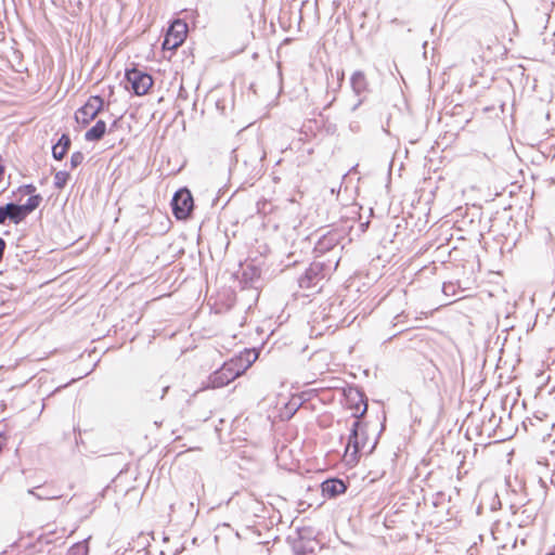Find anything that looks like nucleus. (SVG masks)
Here are the masks:
<instances>
[{
    "label": "nucleus",
    "instance_id": "f257e3e1",
    "mask_svg": "<svg viewBox=\"0 0 555 555\" xmlns=\"http://www.w3.org/2000/svg\"><path fill=\"white\" fill-rule=\"evenodd\" d=\"M367 410L366 403L364 404L363 410L360 414H354L357 418H361ZM366 431L362 425V423L357 420L353 422L352 427L350 429V435L348 438V443L346 447V457H350L349 461H358V453L364 449L366 443Z\"/></svg>",
    "mask_w": 555,
    "mask_h": 555
},
{
    "label": "nucleus",
    "instance_id": "f03ea898",
    "mask_svg": "<svg viewBox=\"0 0 555 555\" xmlns=\"http://www.w3.org/2000/svg\"><path fill=\"white\" fill-rule=\"evenodd\" d=\"M250 363L251 362L248 361V364L243 366L242 360H231L225 362L219 370L215 371L210 375L209 383L211 387L221 388L227 386L230 382L242 375Z\"/></svg>",
    "mask_w": 555,
    "mask_h": 555
},
{
    "label": "nucleus",
    "instance_id": "7ed1b4c3",
    "mask_svg": "<svg viewBox=\"0 0 555 555\" xmlns=\"http://www.w3.org/2000/svg\"><path fill=\"white\" fill-rule=\"evenodd\" d=\"M331 266L325 264L321 261L312 262L305 271V273L298 279V284L301 288L315 287L319 282L325 279L331 271Z\"/></svg>",
    "mask_w": 555,
    "mask_h": 555
},
{
    "label": "nucleus",
    "instance_id": "20e7f679",
    "mask_svg": "<svg viewBox=\"0 0 555 555\" xmlns=\"http://www.w3.org/2000/svg\"><path fill=\"white\" fill-rule=\"evenodd\" d=\"M193 205V196L188 189L178 190L171 199L172 212L179 220H184L190 216Z\"/></svg>",
    "mask_w": 555,
    "mask_h": 555
},
{
    "label": "nucleus",
    "instance_id": "39448f33",
    "mask_svg": "<svg viewBox=\"0 0 555 555\" xmlns=\"http://www.w3.org/2000/svg\"><path fill=\"white\" fill-rule=\"evenodd\" d=\"M125 77L135 95L146 94L153 86L152 76L137 68L127 69Z\"/></svg>",
    "mask_w": 555,
    "mask_h": 555
},
{
    "label": "nucleus",
    "instance_id": "423d86ee",
    "mask_svg": "<svg viewBox=\"0 0 555 555\" xmlns=\"http://www.w3.org/2000/svg\"><path fill=\"white\" fill-rule=\"evenodd\" d=\"M103 106L104 100L100 95L90 96L86 104L76 112L75 118L77 122L83 126L88 125L103 109Z\"/></svg>",
    "mask_w": 555,
    "mask_h": 555
},
{
    "label": "nucleus",
    "instance_id": "0eeeda50",
    "mask_svg": "<svg viewBox=\"0 0 555 555\" xmlns=\"http://www.w3.org/2000/svg\"><path fill=\"white\" fill-rule=\"evenodd\" d=\"M188 25L181 20L175 21L165 36L163 49L172 50L181 46L186 37Z\"/></svg>",
    "mask_w": 555,
    "mask_h": 555
},
{
    "label": "nucleus",
    "instance_id": "6e6552de",
    "mask_svg": "<svg viewBox=\"0 0 555 555\" xmlns=\"http://www.w3.org/2000/svg\"><path fill=\"white\" fill-rule=\"evenodd\" d=\"M343 240V233L338 230H330L320 236L314 245V253L317 256H322L326 253L335 250Z\"/></svg>",
    "mask_w": 555,
    "mask_h": 555
},
{
    "label": "nucleus",
    "instance_id": "1a4fd4ad",
    "mask_svg": "<svg viewBox=\"0 0 555 555\" xmlns=\"http://www.w3.org/2000/svg\"><path fill=\"white\" fill-rule=\"evenodd\" d=\"M322 493L327 498H335L347 490L345 482L340 479H327L322 482Z\"/></svg>",
    "mask_w": 555,
    "mask_h": 555
},
{
    "label": "nucleus",
    "instance_id": "9d476101",
    "mask_svg": "<svg viewBox=\"0 0 555 555\" xmlns=\"http://www.w3.org/2000/svg\"><path fill=\"white\" fill-rule=\"evenodd\" d=\"M350 86L356 95L365 93L369 90V82L364 72L356 70L350 77Z\"/></svg>",
    "mask_w": 555,
    "mask_h": 555
},
{
    "label": "nucleus",
    "instance_id": "9b49d317",
    "mask_svg": "<svg viewBox=\"0 0 555 555\" xmlns=\"http://www.w3.org/2000/svg\"><path fill=\"white\" fill-rule=\"evenodd\" d=\"M72 144L70 138L68 134L64 133L61 135L59 141L52 146V156L56 160H61L66 155Z\"/></svg>",
    "mask_w": 555,
    "mask_h": 555
},
{
    "label": "nucleus",
    "instance_id": "f8f14e48",
    "mask_svg": "<svg viewBox=\"0 0 555 555\" xmlns=\"http://www.w3.org/2000/svg\"><path fill=\"white\" fill-rule=\"evenodd\" d=\"M8 219L14 224L21 223L28 216L22 205L13 202L5 204Z\"/></svg>",
    "mask_w": 555,
    "mask_h": 555
},
{
    "label": "nucleus",
    "instance_id": "ddd939ff",
    "mask_svg": "<svg viewBox=\"0 0 555 555\" xmlns=\"http://www.w3.org/2000/svg\"><path fill=\"white\" fill-rule=\"evenodd\" d=\"M106 129V122L100 119L85 133V140L88 142L100 141L104 137Z\"/></svg>",
    "mask_w": 555,
    "mask_h": 555
},
{
    "label": "nucleus",
    "instance_id": "4468645a",
    "mask_svg": "<svg viewBox=\"0 0 555 555\" xmlns=\"http://www.w3.org/2000/svg\"><path fill=\"white\" fill-rule=\"evenodd\" d=\"M28 493L34 495L38 500H56L61 498V495L56 494L55 492L42 487L29 489Z\"/></svg>",
    "mask_w": 555,
    "mask_h": 555
},
{
    "label": "nucleus",
    "instance_id": "2eb2a0df",
    "mask_svg": "<svg viewBox=\"0 0 555 555\" xmlns=\"http://www.w3.org/2000/svg\"><path fill=\"white\" fill-rule=\"evenodd\" d=\"M42 202V197L41 195L39 194H36V195H31L29 196V198L27 199V202L25 204H23V208L25 209L26 214L29 215L31 214L35 209H37L40 205V203Z\"/></svg>",
    "mask_w": 555,
    "mask_h": 555
},
{
    "label": "nucleus",
    "instance_id": "dca6fc26",
    "mask_svg": "<svg viewBox=\"0 0 555 555\" xmlns=\"http://www.w3.org/2000/svg\"><path fill=\"white\" fill-rule=\"evenodd\" d=\"M302 261V253L301 250L298 253L297 250H292L287 254L286 259L282 262L285 268L293 267Z\"/></svg>",
    "mask_w": 555,
    "mask_h": 555
},
{
    "label": "nucleus",
    "instance_id": "f3484780",
    "mask_svg": "<svg viewBox=\"0 0 555 555\" xmlns=\"http://www.w3.org/2000/svg\"><path fill=\"white\" fill-rule=\"evenodd\" d=\"M69 179L67 171H57L54 175V186L59 190L63 189Z\"/></svg>",
    "mask_w": 555,
    "mask_h": 555
},
{
    "label": "nucleus",
    "instance_id": "a211bd4d",
    "mask_svg": "<svg viewBox=\"0 0 555 555\" xmlns=\"http://www.w3.org/2000/svg\"><path fill=\"white\" fill-rule=\"evenodd\" d=\"M254 555H271L269 548V542L257 543L253 550Z\"/></svg>",
    "mask_w": 555,
    "mask_h": 555
},
{
    "label": "nucleus",
    "instance_id": "6ab92c4d",
    "mask_svg": "<svg viewBox=\"0 0 555 555\" xmlns=\"http://www.w3.org/2000/svg\"><path fill=\"white\" fill-rule=\"evenodd\" d=\"M66 555H88V546L82 544H75L69 548Z\"/></svg>",
    "mask_w": 555,
    "mask_h": 555
},
{
    "label": "nucleus",
    "instance_id": "aec40b11",
    "mask_svg": "<svg viewBox=\"0 0 555 555\" xmlns=\"http://www.w3.org/2000/svg\"><path fill=\"white\" fill-rule=\"evenodd\" d=\"M85 159V155L81 152H75L70 156V167L74 169L82 164Z\"/></svg>",
    "mask_w": 555,
    "mask_h": 555
},
{
    "label": "nucleus",
    "instance_id": "412c9836",
    "mask_svg": "<svg viewBox=\"0 0 555 555\" xmlns=\"http://www.w3.org/2000/svg\"><path fill=\"white\" fill-rule=\"evenodd\" d=\"M18 191L25 195H35L36 186L34 184H25L20 186Z\"/></svg>",
    "mask_w": 555,
    "mask_h": 555
},
{
    "label": "nucleus",
    "instance_id": "4be33fe9",
    "mask_svg": "<svg viewBox=\"0 0 555 555\" xmlns=\"http://www.w3.org/2000/svg\"><path fill=\"white\" fill-rule=\"evenodd\" d=\"M8 211L5 205L0 206V224H4L8 219Z\"/></svg>",
    "mask_w": 555,
    "mask_h": 555
},
{
    "label": "nucleus",
    "instance_id": "5701e85b",
    "mask_svg": "<svg viewBox=\"0 0 555 555\" xmlns=\"http://www.w3.org/2000/svg\"><path fill=\"white\" fill-rule=\"evenodd\" d=\"M5 248H7V242L0 236V262L3 259Z\"/></svg>",
    "mask_w": 555,
    "mask_h": 555
},
{
    "label": "nucleus",
    "instance_id": "b1692460",
    "mask_svg": "<svg viewBox=\"0 0 555 555\" xmlns=\"http://www.w3.org/2000/svg\"><path fill=\"white\" fill-rule=\"evenodd\" d=\"M453 289H454V286H453V284H452V283H448V284H447V283H444V284H443L442 291H443V293H444L446 295H449V293H450V292H453Z\"/></svg>",
    "mask_w": 555,
    "mask_h": 555
},
{
    "label": "nucleus",
    "instance_id": "393cba45",
    "mask_svg": "<svg viewBox=\"0 0 555 555\" xmlns=\"http://www.w3.org/2000/svg\"><path fill=\"white\" fill-rule=\"evenodd\" d=\"M5 442H7V438L4 437V435L0 434V451L5 446Z\"/></svg>",
    "mask_w": 555,
    "mask_h": 555
},
{
    "label": "nucleus",
    "instance_id": "a878e982",
    "mask_svg": "<svg viewBox=\"0 0 555 555\" xmlns=\"http://www.w3.org/2000/svg\"><path fill=\"white\" fill-rule=\"evenodd\" d=\"M344 78H345V73L341 70V72H338L337 73V79L339 81V86L341 85V82L344 81Z\"/></svg>",
    "mask_w": 555,
    "mask_h": 555
},
{
    "label": "nucleus",
    "instance_id": "bb28decb",
    "mask_svg": "<svg viewBox=\"0 0 555 555\" xmlns=\"http://www.w3.org/2000/svg\"><path fill=\"white\" fill-rule=\"evenodd\" d=\"M168 389H169V386H164V387H163L162 395H160V399H163V398L165 397V395H166V392L168 391Z\"/></svg>",
    "mask_w": 555,
    "mask_h": 555
},
{
    "label": "nucleus",
    "instance_id": "cd10ccee",
    "mask_svg": "<svg viewBox=\"0 0 555 555\" xmlns=\"http://www.w3.org/2000/svg\"><path fill=\"white\" fill-rule=\"evenodd\" d=\"M361 104H362V99H359V101L353 105L352 111H356Z\"/></svg>",
    "mask_w": 555,
    "mask_h": 555
},
{
    "label": "nucleus",
    "instance_id": "c85d7f7f",
    "mask_svg": "<svg viewBox=\"0 0 555 555\" xmlns=\"http://www.w3.org/2000/svg\"><path fill=\"white\" fill-rule=\"evenodd\" d=\"M338 263H339V259H337V260L335 261L333 269H336V268H337V266H338Z\"/></svg>",
    "mask_w": 555,
    "mask_h": 555
},
{
    "label": "nucleus",
    "instance_id": "c756f323",
    "mask_svg": "<svg viewBox=\"0 0 555 555\" xmlns=\"http://www.w3.org/2000/svg\"><path fill=\"white\" fill-rule=\"evenodd\" d=\"M547 555H555V547Z\"/></svg>",
    "mask_w": 555,
    "mask_h": 555
},
{
    "label": "nucleus",
    "instance_id": "7c9ffc66",
    "mask_svg": "<svg viewBox=\"0 0 555 555\" xmlns=\"http://www.w3.org/2000/svg\"><path fill=\"white\" fill-rule=\"evenodd\" d=\"M116 121L114 124H112V127H109V130H113V127H115L116 125Z\"/></svg>",
    "mask_w": 555,
    "mask_h": 555
},
{
    "label": "nucleus",
    "instance_id": "2f4dec72",
    "mask_svg": "<svg viewBox=\"0 0 555 555\" xmlns=\"http://www.w3.org/2000/svg\"><path fill=\"white\" fill-rule=\"evenodd\" d=\"M116 121L114 124H112V127H109V130H113V127H115L116 125Z\"/></svg>",
    "mask_w": 555,
    "mask_h": 555
}]
</instances>
